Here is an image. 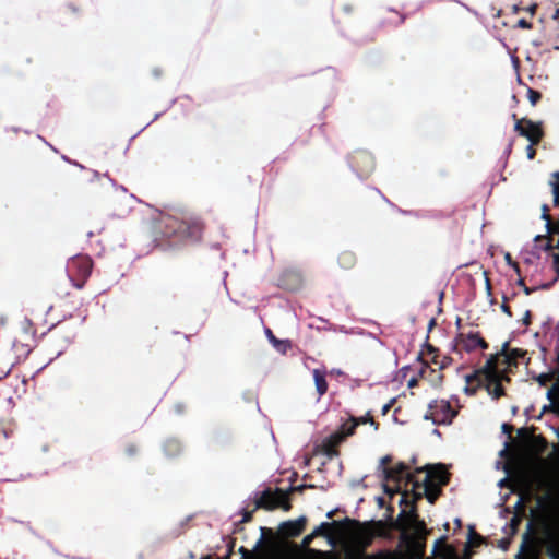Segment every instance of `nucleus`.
<instances>
[{"label":"nucleus","instance_id":"c756f323","mask_svg":"<svg viewBox=\"0 0 559 559\" xmlns=\"http://www.w3.org/2000/svg\"><path fill=\"white\" fill-rule=\"evenodd\" d=\"M502 310H503L506 313L510 314V312H509V310H508V308H507L506 306H502Z\"/></svg>","mask_w":559,"mask_h":559},{"label":"nucleus","instance_id":"7c9ffc66","mask_svg":"<svg viewBox=\"0 0 559 559\" xmlns=\"http://www.w3.org/2000/svg\"><path fill=\"white\" fill-rule=\"evenodd\" d=\"M399 468H400V471L404 469V465H403V464H400V465H399Z\"/></svg>","mask_w":559,"mask_h":559},{"label":"nucleus","instance_id":"2eb2a0df","mask_svg":"<svg viewBox=\"0 0 559 559\" xmlns=\"http://www.w3.org/2000/svg\"><path fill=\"white\" fill-rule=\"evenodd\" d=\"M504 261L508 265H510L516 273H519V266L516 263H514L512 260H511V254L509 252H506L504 253Z\"/></svg>","mask_w":559,"mask_h":559},{"label":"nucleus","instance_id":"4be33fe9","mask_svg":"<svg viewBox=\"0 0 559 559\" xmlns=\"http://www.w3.org/2000/svg\"><path fill=\"white\" fill-rule=\"evenodd\" d=\"M308 554L311 555V556H314V557H321L323 556V554L319 550H316V549H309L308 550Z\"/></svg>","mask_w":559,"mask_h":559},{"label":"nucleus","instance_id":"bb28decb","mask_svg":"<svg viewBox=\"0 0 559 559\" xmlns=\"http://www.w3.org/2000/svg\"><path fill=\"white\" fill-rule=\"evenodd\" d=\"M390 408V404H385L383 407H382V413L385 414Z\"/></svg>","mask_w":559,"mask_h":559},{"label":"nucleus","instance_id":"f3484780","mask_svg":"<svg viewBox=\"0 0 559 559\" xmlns=\"http://www.w3.org/2000/svg\"><path fill=\"white\" fill-rule=\"evenodd\" d=\"M472 378H473V376H465L466 385L464 386L463 390L467 394H473L474 393V390L469 389V386H468V383L471 382Z\"/></svg>","mask_w":559,"mask_h":559},{"label":"nucleus","instance_id":"6e6552de","mask_svg":"<svg viewBox=\"0 0 559 559\" xmlns=\"http://www.w3.org/2000/svg\"><path fill=\"white\" fill-rule=\"evenodd\" d=\"M265 335H266V337H267L269 342L273 345V347H274L277 352H280V353L284 354V353H286V352L289 349V347H290V343H289V341H288V340H277V338L272 334L271 330H269V329H267V330H265Z\"/></svg>","mask_w":559,"mask_h":559},{"label":"nucleus","instance_id":"dca6fc26","mask_svg":"<svg viewBox=\"0 0 559 559\" xmlns=\"http://www.w3.org/2000/svg\"><path fill=\"white\" fill-rule=\"evenodd\" d=\"M527 94H528L530 103L532 105H535L536 102L539 99V93H537V92H535L533 90H528Z\"/></svg>","mask_w":559,"mask_h":559},{"label":"nucleus","instance_id":"412c9836","mask_svg":"<svg viewBox=\"0 0 559 559\" xmlns=\"http://www.w3.org/2000/svg\"><path fill=\"white\" fill-rule=\"evenodd\" d=\"M484 277H485V289L487 290L488 294H490V283H489L486 272H484Z\"/></svg>","mask_w":559,"mask_h":559},{"label":"nucleus","instance_id":"f03ea898","mask_svg":"<svg viewBox=\"0 0 559 559\" xmlns=\"http://www.w3.org/2000/svg\"><path fill=\"white\" fill-rule=\"evenodd\" d=\"M478 377L485 382L486 390L490 396L498 399L503 394L501 385L503 376L497 371L491 364H487L479 372Z\"/></svg>","mask_w":559,"mask_h":559},{"label":"nucleus","instance_id":"20e7f679","mask_svg":"<svg viewBox=\"0 0 559 559\" xmlns=\"http://www.w3.org/2000/svg\"><path fill=\"white\" fill-rule=\"evenodd\" d=\"M345 436L343 431L340 429L333 433H331L328 438H325L322 442V448L328 456H333L336 454L334 448L344 440Z\"/></svg>","mask_w":559,"mask_h":559},{"label":"nucleus","instance_id":"aec40b11","mask_svg":"<svg viewBox=\"0 0 559 559\" xmlns=\"http://www.w3.org/2000/svg\"><path fill=\"white\" fill-rule=\"evenodd\" d=\"M532 145H533V144L531 143V144L526 147V154H527L528 159H532V158L534 157V153H535V152H534V150H533V147H532Z\"/></svg>","mask_w":559,"mask_h":559},{"label":"nucleus","instance_id":"7ed1b4c3","mask_svg":"<svg viewBox=\"0 0 559 559\" xmlns=\"http://www.w3.org/2000/svg\"><path fill=\"white\" fill-rule=\"evenodd\" d=\"M257 504L267 510L281 508L287 511L289 509L288 493L282 489L266 490L262 493Z\"/></svg>","mask_w":559,"mask_h":559},{"label":"nucleus","instance_id":"b1692460","mask_svg":"<svg viewBox=\"0 0 559 559\" xmlns=\"http://www.w3.org/2000/svg\"><path fill=\"white\" fill-rule=\"evenodd\" d=\"M552 177H554V180H551V181L559 183V171L554 173Z\"/></svg>","mask_w":559,"mask_h":559},{"label":"nucleus","instance_id":"39448f33","mask_svg":"<svg viewBox=\"0 0 559 559\" xmlns=\"http://www.w3.org/2000/svg\"><path fill=\"white\" fill-rule=\"evenodd\" d=\"M521 135L526 138L532 144H535L542 136L539 124L526 120L524 122V130H521Z\"/></svg>","mask_w":559,"mask_h":559},{"label":"nucleus","instance_id":"a211bd4d","mask_svg":"<svg viewBox=\"0 0 559 559\" xmlns=\"http://www.w3.org/2000/svg\"><path fill=\"white\" fill-rule=\"evenodd\" d=\"M409 526H414L415 531L417 533H420L421 524L417 523V521L415 519H411Z\"/></svg>","mask_w":559,"mask_h":559},{"label":"nucleus","instance_id":"f257e3e1","mask_svg":"<svg viewBox=\"0 0 559 559\" xmlns=\"http://www.w3.org/2000/svg\"><path fill=\"white\" fill-rule=\"evenodd\" d=\"M454 416L455 412L452 409L448 401L433 400L429 404L425 419H429L436 425H449Z\"/></svg>","mask_w":559,"mask_h":559},{"label":"nucleus","instance_id":"c85d7f7f","mask_svg":"<svg viewBox=\"0 0 559 559\" xmlns=\"http://www.w3.org/2000/svg\"><path fill=\"white\" fill-rule=\"evenodd\" d=\"M524 322H525L526 324L528 323V312H526V313H525Z\"/></svg>","mask_w":559,"mask_h":559},{"label":"nucleus","instance_id":"1a4fd4ad","mask_svg":"<svg viewBox=\"0 0 559 559\" xmlns=\"http://www.w3.org/2000/svg\"><path fill=\"white\" fill-rule=\"evenodd\" d=\"M313 380H314L316 389H317V392L319 393V395L324 394L328 390V384H326V381L324 378V373L318 369H314L313 370Z\"/></svg>","mask_w":559,"mask_h":559},{"label":"nucleus","instance_id":"9d476101","mask_svg":"<svg viewBox=\"0 0 559 559\" xmlns=\"http://www.w3.org/2000/svg\"><path fill=\"white\" fill-rule=\"evenodd\" d=\"M326 525H328V523H321L318 527H316L313 530V532L311 534L306 535L302 538L301 546L307 547L311 543V540L314 538V536L322 533L323 527Z\"/></svg>","mask_w":559,"mask_h":559},{"label":"nucleus","instance_id":"f8f14e48","mask_svg":"<svg viewBox=\"0 0 559 559\" xmlns=\"http://www.w3.org/2000/svg\"><path fill=\"white\" fill-rule=\"evenodd\" d=\"M390 461V457L389 456H383L381 460H380V464H379V468L381 469L383 476H385L386 478H390V477H395L393 474L389 473L385 468V464Z\"/></svg>","mask_w":559,"mask_h":559},{"label":"nucleus","instance_id":"4468645a","mask_svg":"<svg viewBox=\"0 0 559 559\" xmlns=\"http://www.w3.org/2000/svg\"><path fill=\"white\" fill-rule=\"evenodd\" d=\"M549 183L552 187L554 203L558 204L559 203V183L552 182V181H550Z\"/></svg>","mask_w":559,"mask_h":559},{"label":"nucleus","instance_id":"423d86ee","mask_svg":"<svg viewBox=\"0 0 559 559\" xmlns=\"http://www.w3.org/2000/svg\"><path fill=\"white\" fill-rule=\"evenodd\" d=\"M304 524L305 518L301 516L296 521H288L284 523L282 526V531L285 535L296 536L301 532Z\"/></svg>","mask_w":559,"mask_h":559},{"label":"nucleus","instance_id":"2f4dec72","mask_svg":"<svg viewBox=\"0 0 559 559\" xmlns=\"http://www.w3.org/2000/svg\"><path fill=\"white\" fill-rule=\"evenodd\" d=\"M539 239H542V236H536V237H535V241H537V240H539Z\"/></svg>","mask_w":559,"mask_h":559},{"label":"nucleus","instance_id":"5701e85b","mask_svg":"<svg viewBox=\"0 0 559 559\" xmlns=\"http://www.w3.org/2000/svg\"><path fill=\"white\" fill-rule=\"evenodd\" d=\"M370 539L371 537L370 536H367L366 538H364L361 542H360V545L364 547V546H367L369 543H370Z\"/></svg>","mask_w":559,"mask_h":559},{"label":"nucleus","instance_id":"cd10ccee","mask_svg":"<svg viewBox=\"0 0 559 559\" xmlns=\"http://www.w3.org/2000/svg\"><path fill=\"white\" fill-rule=\"evenodd\" d=\"M550 248H551V243H550V241H547L544 247V250H549Z\"/></svg>","mask_w":559,"mask_h":559},{"label":"nucleus","instance_id":"a878e982","mask_svg":"<svg viewBox=\"0 0 559 559\" xmlns=\"http://www.w3.org/2000/svg\"><path fill=\"white\" fill-rule=\"evenodd\" d=\"M554 263L555 265H559V254H554Z\"/></svg>","mask_w":559,"mask_h":559},{"label":"nucleus","instance_id":"393cba45","mask_svg":"<svg viewBox=\"0 0 559 559\" xmlns=\"http://www.w3.org/2000/svg\"><path fill=\"white\" fill-rule=\"evenodd\" d=\"M519 25H520L521 27H528L527 22H525L524 20H520V21H519Z\"/></svg>","mask_w":559,"mask_h":559},{"label":"nucleus","instance_id":"6ab92c4d","mask_svg":"<svg viewBox=\"0 0 559 559\" xmlns=\"http://www.w3.org/2000/svg\"><path fill=\"white\" fill-rule=\"evenodd\" d=\"M524 122L525 121H516V123L514 126L515 131H518L520 135H521V130H524Z\"/></svg>","mask_w":559,"mask_h":559},{"label":"nucleus","instance_id":"ddd939ff","mask_svg":"<svg viewBox=\"0 0 559 559\" xmlns=\"http://www.w3.org/2000/svg\"><path fill=\"white\" fill-rule=\"evenodd\" d=\"M354 420L359 421V425H361V424H369L370 426L373 427L374 431L377 430V426H376L373 419L369 416V413H367L365 416H361V417H358V418H354Z\"/></svg>","mask_w":559,"mask_h":559},{"label":"nucleus","instance_id":"9b49d317","mask_svg":"<svg viewBox=\"0 0 559 559\" xmlns=\"http://www.w3.org/2000/svg\"><path fill=\"white\" fill-rule=\"evenodd\" d=\"M359 425V421L357 420H354V417L350 418V420L348 423H345L341 426V430L343 431L344 436L347 437V436H350L355 428Z\"/></svg>","mask_w":559,"mask_h":559},{"label":"nucleus","instance_id":"0eeeda50","mask_svg":"<svg viewBox=\"0 0 559 559\" xmlns=\"http://www.w3.org/2000/svg\"><path fill=\"white\" fill-rule=\"evenodd\" d=\"M427 478H430L432 481L438 484H444L447 481V474L442 466H428L427 467Z\"/></svg>","mask_w":559,"mask_h":559}]
</instances>
